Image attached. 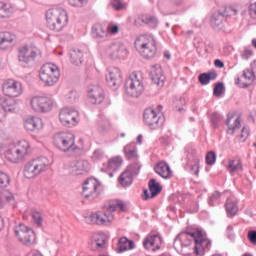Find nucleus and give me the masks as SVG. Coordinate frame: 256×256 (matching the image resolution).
I'll list each match as a JSON object with an SVG mask.
<instances>
[{"instance_id":"nucleus-1","label":"nucleus","mask_w":256,"mask_h":256,"mask_svg":"<svg viewBox=\"0 0 256 256\" xmlns=\"http://www.w3.org/2000/svg\"><path fill=\"white\" fill-rule=\"evenodd\" d=\"M116 209L126 211L125 202L122 200H112L106 208V212L98 211L90 216H86L85 223L88 225H107V223L113 221V214L111 213H114Z\"/></svg>"},{"instance_id":"nucleus-2","label":"nucleus","mask_w":256,"mask_h":256,"mask_svg":"<svg viewBox=\"0 0 256 256\" xmlns=\"http://www.w3.org/2000/svg\"><path fill=\"white\" fill-rule=\"evenodd\" d=\"M134 46L144 59H153L157 55V42L153 36H139L135 40Z\"/></svg>"},{"instance_id":"nucleus-3","label":"nucleus","mask_w":256,"mask_h":256,"mask_svg":"<svg viewBox=\"0 0 256 256\" xmlns=\"http://www.w3.org/2000/svg\"><path fill=\"white\" fill-rule=\"evenodd\" d=\"M195 237H197V232H181L174 239V249L177 253H180V255H191V253L195 251V247H191L193 241L195 243Z\"/></svg>"},{"instance_id":"nucleus-4","label":"nucleus","mask_w":256,"mask_h":256,"mask_svg":"<svg viewBox=\"0 0 256 256\" xmlns=\"http://www.w3.org/2000/svg\"><path fill=\"white\" fill-rule=\"evenodd\" d=\"M55 147L62 153H76L79 151L75 145V135L69 132H59L53 137Z\"/></svg>"},{"instance_id":"nucleus-5","label":"nucleus","mask_w":256,"mask_h":256,"mask_svg":"<svg viewBox=\"0 0 256 256\" xmlns=\"http://www.w3.org/2000/svg\"><path fill=\"white\" fill-rule=\"evenodd\" d=\"M49 169V160L47 158H37L27 162L24 166V177L26 179H35Z\"/></svg>"},{"instance_id":"nucleus-6","label":"nucleus","mask_w":256,"mask_h":256,"mask_svg":"<svg viewBox=\"0 0 256 256\" xmlns=\"http://www.w3.org/2000/svg\"><path fill=\"white\" fill-rule=\"evenodd\" d=\"M69 18L65 10L51 9L46 12L47 27L51 31H61L67 25Z\"/></svg>"},{"instance_id":"nucleus-7","label":"nucleus","mask_w":256,"mask_h":256,"mask_svg":"<svg viewBox=\"0 0 256 256\" xmlns=\"http://www.w3.org/2000/svg\"><path fill=\"white\" fill-rule=\"evenodd\" d=\"M29 153H31V146L29 145V142L22 140L17 146L6 152V159L11 163H21Z\"/></svg>"},{"instance_id":"nucleus-8","label":"nucleus","mask_w":256,"mask_h":256,"mask_svg":"<svg viewBox=\"0 0 256 256\" xmlns=\"http://www.w3.org/2000/svg\"><path fill=\"white\" fill-rule=\"evenodd\" d=\"M60 75L59 68L51 63L44 64L39 72L40 80L48 87H53L59 81Z\"/></svg>"},{"instance_id":"nucleus-9","label":"nucleus","mask_w":256,"mask_h":256,"mask_svg":"<svg viewBox=\"0 0 256 256\" xmlns=\"http://www.w3.org/2000/svg\"><path fill=\"white\" fill-rule=\"evenodd\" d=\"M125 92L130 97H139L145 91V86H143V80L137 75V73H132L125 81Z\"/></svg>"},{"instance_id":"nucleus-10","label":"nucleus","mask_w":256,"mask_h":256,"mask_svg":"<svg viewBox=\"0 0 256 256\" xmlns=\"http://www.w3.org/2000/svg\"><path fill=\"white\" fill-rule=\"evenodd\" d=\"M37 55H39V49L23 46L18 48V61L21 67L29 68L35 65V59H37Z\"/></svg>"},{"instance_id":"nucleus-11","label":"nucleus","mask_w":256,"mask_h":256,"mask_svg":"<svg viewBox=\"0 0 256 256\" xmlns=\"http://www.w3.org/2000/svg\"><path fill=\"white\" fill-rule=\"evenodd\" d=\"M101 193H103V186L97 179L90 178L84 182L83 195L85 199H91V201H93V199H97Z\"/></svg>"},{"instance_id":"nucleus-12","label":"nucleus","mask_w":256,"mask_h":256,"mask_svg":"<svg viewBox=\"0 0 256 256\" xmlns=\"http://www.w3.org/2000/svg\"><path fill=\"white\" fill-rule=\"evenodd\" d=\"M143 119L145 125L150 127V129H159L165 124V117L158 114L154 109L147 108L144 111Z\"/></svg>"},{"instance_id":"nucleus-13","label":"nucleus","mask_w":256,"mask_h":256,"mask_svg":"<svg viewBox=\"0 0 256 256\" xmlns=\"http://www.w3.org/2000/svg\"><path fill=\"white\" fill-rule=\"evenodd\" d=\"M139 171H141V164L139 162L131 164L120 175L118 178V183H120L122 187H129V185L133 183V177L139 175Z\"/></svg>"},{"instance_id":"nucleus-14","label":"nucleus","mask_w":256,"mask_h":256,"mask_svg":"<svg viewBox=\"0 0 256 256\" xmlns=\"http://www.w3.org/2000/svg\"><path fill=\"white\" fill-rule=\"evenodd\" d=\"M30 106L36 113H47L53 109V100L48 97L35 96L30 100Z\"/></svg>"},{"instance_id":"nucleus-15","label":"nucleus","mask_w":256,"mask_h":256,"mask_svg":"<svg viewBox=\"0 0 256 256\" xmlns=\"http://www.w3.org/2000/svg\"><path fill=\"white\" fill-rule=\"evenodd\" d=\"M14 233L23 245H31V243L35 242V232L24 224H19L14 229Z\"/></svg>"},{"instance_id":"nucleus-16","label":"nucleus","mask_w":256,"mask_h":256,"mask_svg":"<svg viewBox=\"0 0 256 256\" xmlns=\"http://www.w3.org/2000/svg\"><path fill=\"white\" fill-rule=\"evenodd\" d=\"M195 239L194 253L198 256L205 255L206 251L211 249V240L207 239L203 232L197 231V237Z\"/></svg>"},{"instance_id":"nucleus-17","label":"nucleus","mask_w":256,"mask_h":256,"mask_svg":"<svg viewBox=\"0 0 256 256\" xmlns=\"http://www.w3.org/2000/svg\"><path fill=\"white\" fill-rule=\"evenodd\" d=\"M88 99L92 105H101L105 101V91L101 86L91 84L88 86Z\"/></svg>"},{"instance_id":"nucleus-18","label":"nucleus","mask_w":256,"mask_h":256,"mask_svg":"<svg viewBox=\"0 0 256 256\" xmlns=\"http://www.w3.org/2000/svg\"><path fill=\"white\" fill-rule=\"evenodd\" d=\"M79 113L69 108H64L60 111L59 119L64 127H75Z\"/></svg>"},{"instance_id":"nucleus-19","label":"nucleus","mask_w":256,"mask_h":256,"mask_svg":"<svg viewBox=\"0 0 256 256\" xmlns=\"http://www.w3.org/2000/svg\"><path fill=\"white\" fill-rule=\"evenodd\" d=\"M2 90L7 97H19L23 93V84L19 81L8 80L3 84Z\"/></svg>"},{"instance_id":"nucleus-20","label":"nucleus","mask_w":256,"mask_h":256,"mask_svg":"<svg viewBox=\"0 0 256 256\" xmlns=\"http://www.w3.org/2000/svg\"><path fill=\"white\" fill-rule=\"evenodd\" d=\"M250 67L251 69H245L242 74V77L249 82H241V78L236 79V85H238V87H241V89H247V87H249V85H251V83H253L256 79V76H255L256 60H254L250 64Z\"/></svg>"},{"instance_id":"nucleus-21","label":"nucleus","mask_w":256,"mask_h":256,"mask_svg":"<svg viewBox=\"0 0 256 256\" xmlns=\"http://www.w3.org/2000/svg\"><path fill=\"white\" fill-rule=\"evenodd\" d=\"M106 81L111 88L117 89L123 82V75L121 69L117 67H111L106 74Z\"/></svg>"},{"instance_id":"nucleus-22","label":"nucleus","mask_w":256,"mask_h":256,"mask_svg":"<svg viewBox=\"0 0 256 256\" xmlns=\"http://www.w3.org/2000/svg\"><path fill=\"white\" fill-rule=\"evenodd\" d=\"M150 79L154 85H157V87H163V85H165V76L163 75L161 66L157 64L152 66V69L150 70Z\"/></svg>"},{"instance_id":"nucleus-23","label":"nucleus","mask_w":256,"mask_h":256,"mask_svg":"<svg viewBox=\"0 0 256 256\" xmlns=\"http://www.w3.org/2000/svg\"><path fill=\"white\" fill-rule=\"evenodd\" d=\"M161 243H163V239L161 236L157 234L149 235L143 242L145 249L159 251L161 249Z\"/></svg>"},{"instance_id":"nucleus-24","label":"nucleus","mask_w":256,"mask_h":256,"mask_svg":"<svg viewBox=\"0 0 256 256\" xmlns=\"http://www.w3.org/2000/svg\"><path fill=\"white\" fill-rule=\"evenodd\" d=\"M109 55L112 59H123L127 57V48L121 43H114L108 49Z\"/></svg>"},{"instance_id":"nucleus-25","label":"nucleus","mask_w":256,"mask_h":256,"mask_svg":"<svg viewBox=\"0 0 256 256\" xmlns=\"http://www.w3.org/2000/svg\"><path fill=\"white\" fill-rule=\"evenodd\" d=\"M148 185H149V190L143 191L144 201L157 197V195L162 191L161 184H159V182H157V180L153 178L149 181ZM149 191H150V195H149Z\"/></svg>"},{"instance_id":"nucleus-26","label":"nucleus","mask_w":256,"mask_h":256,"mask_svg":"<svg viewBox=\"0 0 256 256\" xmlns=\"http://www.w3.org/2000/svg\"><path fill=\"white\" fill-rule=\"evenodd\" d=\"M91 171V164L87 160H78L72 166L73 175H87Z\"/></svg>"},{"instance_id":"nucleus-27","label":"nucleus","mask_w":256,"mask_h":256,"mask_svg":"<svg viewBox=\"0 0 256 256\" xmlns=\"http://www.w3.org/2000/svg\"><path fill=\"white\" fill-rule=\"evenodd\" d=\"M226 125L228 127L227 133L233 135L237 129H241V118H235V114L229 113L227 115Z\"/></svg>"},{"instance_id":"nucleus-28","label":"nucleus","mask_w":256,"mask_h":256,"mask_svg":"<svg viewBox=\"0 0 256 256\" xmlns=\"http://www.w3.org/2000/svg\"><path fill=\"white\" fill-rule=\"evenodd\" d=\"M155 173L162 177V179H171L173 177V172L171 171V167L166 162H159L154 167Z\"/></svg>"},{"instance_id":"nucleus-29","label":"nucleus","mask_w":256,"mask_h":256,"mask_svg":"<svg viewBox=\"0 0 256 256\" xmlns=\"http://www.w3.org/2000/svg\"><path fill=\"white\" fill-rule=\"evenodd\" d=\"M26 131H39L43 129V121L39 117H29L24 122Z\"/></svg>"},{"instance_id":"nucleus-30","label":"nucleus","mask_w":256,"mask_h":256,"mask_svg":"<svg viewBox=\"0 0 256 256\" xmlns=\"http://www.w3.org/2000/svg\"><path fill=\"white\" fill-rule=\"evenodd\" d=\"M105 243H107V237L105 234H98L92 238L90 247L92 251H97V249H103V247H105Z\"/></svg>"},{"instance_id":"nucleus-31","label":"nucleus","mask_w":256,"mask_h":256,"mask_svg":"<svg viewBox=\"0 0 256 256\" xmlns=\"http://www.w3.org/2000/svg\"><path fill=\"white\" fill-rule=\"evenodd\" d=\"M225 23V15L221 11L214 12L211 17V25L213 29H223Z\"/></svg>"},{"instance_id":"nucleus-32","label":"nucleus","mask_w":256,"mask_h":256,"mask_svg":"<svg viewBox=\"0 0 256 256\" xmlns=\"http://www.w3.org/2000/svg\"><path fill=\"white\" fill-rule=\"evenodd\" d=\"M70 61L73 65H83V51L81 49H72L69 52Z\"/></svg>"},{"instance_id":"nucleus-33","label":"nucleus","mask_w":256,"mask_h":256,"mask_svg":"<svg viewBox=\"0 0 256 256\" xmlns=\"http://www.w3.org/2000/svg\"><path fill=\"white\" fill-rule=\"evenodd\" d=\"M129 249H135V242L127 239V237H122L118 241V253H123Z\"/></svg>"},{"instance_id":"nucleus-34","label":"nucleus","mask_w":256,"mask_h":256,"mask_svg":"<svg viewBox=\"0 0 256 256\" xmlns=\"http://www.w3.org/2000/svg\"><path fill=\"white\" fill-rule=\"evenodd\" d=\"M215 79H217V72L215 70L207 73H202L198 77V81L199 83H201V85H209V82L215 81Z\"/></svg>"},{"instance_id":"nucleus-35","label":"nucleus","mask_w":256,"mask_h":256,"mask_svg":"<svg viewBox=\"0 0 256 256\" xmlns=\"http://www.w3.org/2000/svg\"><path fill=\"white\" fill-rule=\"evenodd\" d=\"M15 36L10 32H0V49H5L8 45L13 43Z\"/></svg>"},{"instance_id":"nucleus-36","label":"nucleus","mask_w":256,"mask_h":256,"mask_svg":"<svg viewBox=\"0 0 256 256\" xmlns=\"http://www.w3.org/2000/svg\"><path fill=\"white\" fill-rule=\"evenodd\" d=\"M140 21L144 23V25H147L150 27V29H155L157 25H159V20H157V17L145 14L140 17Z\"/></svg>"},{"instance_id":"nucleus-37","label":"nucleus","mask_w":256,"mask_h":256,"mask_svg":"<svg viewBox=\"0 0 256 256\" xmlns=\"http://www.w3.org/2000/svg\"><path fill=\"white\" fill-rule=\"evenodd\" d=\"M92 37L94 39H105L107 37V30L101 24H96L92 28Z\"/></svg>"},{"instance_id":"nucleus-38","label":"nucleus","mask_w":256,"mask_h":256,"mask_svg":"<svg viewBox=\"0 0 256 256\" xmlns=\"http://www.w3.org/2000/svg\"><path fill=\"white\" fill-rule=\"evenodd\" d=\"M225 207L228 217H235V215H237V212L239 211L237 202L232 199H227Z\"/></svg>"},{"instance_id":"nucleus-39","label":"nucleus","mask_w":256,"mask_h":256,"mask_svg":"<svg viewBox=\"0 0 256 256\" xmlns=\"http://www.w3.org/2000/svg\"><path fill=\"white\" fill-rule=\"evenodd\" d=\"M10 15H13V7L11 4L0 2V19H5Z\"/></svg>"},{"instance_id":"nucleus-40","label":"nucleus","mask_w":256,"mask_h":256,"mask_svg":"<svg viewBox=\"0 0 256 256\" xmlns=\"http://www.w3.org/2000/svg\"><path fill=\"white\" fill-rule=\"evenodd\" d=\"M12 106L7 103V99L0 98V121L5 119L7 112L12 111Z\"/></svg>"},{"instance_id":"nucleus-41","label":"nucleus","mask_w":256,"mask_h":256,"mask_svg":"<svg viewBox=\"0 0 256 256\" xmlns=\"http://www.w3.org/2000/svg\"><path fill=\"white\" fill-rule=\"evenodd\" d=\"M123 165V158L120 156L113 157L108 161V169L111 171H117Z\"/></svg>"},{"instance_id":"nucleus-42","label":"nucleus","mask_w":256,"mask_h":256,"mask_svg":"<svg viewBox=\"0 0 256 256\" xmlns=\"http://www.w3.org/2000/svg\"><path fill=\"white\" fill-rule=\"evenodd\" d=\"M227 169L230 173H235L237 171H242L243 165L241 164V161H239V160H229Z\"/></svg>"},{"instance_id":"nucleus-43","label":"nucleus","mask_w":256,"mask_h":256,"mask_svg":"<svg viewBox=\"0 0 256 256\" xmlns=\"http://www.w3.org/2000/svg\"><path fill=\"white\" fill-rule=\"evenodd\" d=\"M124 153L126 159H137V150L131 144L124 147Z\"/></svg>"},{"instance_id":"nucleus-44","label":"nucleus","mask_w":256,"mask_h":256,"mask_svg":"<svg viewBox=\"0 0 256 256\" xmlns=\"http://www.w3.org/2000/svg\"><path fill=\"white\" fill-rule=\"evenodd\" d=\"M223 119V116L219 114V112H214L210 116V123L213 127V129L219 128V123H221V120Z\"/></svg>"},{"instance_id":"nucleus-45","label":"nucleus","mask_w":256,"mask_h":256,"mask_svg":"<svg viewBox=\"0 0 256 256\" xmlns=\"http://www.w3.org/2000/svg\"><path fill=\"white\" fill-rule=\"evenodd\" d=\"M223 91H225V85L223 82L216 83L213 90L214 97H221V95H223Z\"/></svg>"},{"instance_id":"nucleus-46","label":"nucleus","mask_w":256,"mask_h":256,"mask_svg":"<svg viewBox=\"0 0 256 256\" xmlns=\"http://www.w3.org/2000/svg\"><path fill=\"white\" fill-rule=\"evenodd\" d=\"M215 161H217V154L214 151L208 152L206 155L207 165H215Z\"/></svg>"},{"instance_id":"nucleus-47","label":"nucleus","mask_w":256,"mask_h":256,"mask_svg":"<svg viewBox=\"0 0 256 256\" xmlns=\"http://www.w3.org/2000/svg\"><path fill=\"white\" fill-rule=\"evenodd\" d=\"M10 182H11V179L9 178V175L0 171V185H1V187H7V185H9Z\"/></svg>"},{"instance_id":"nucleus-48","label":"nucleus","mask_w":256,"mask_h":256,"mask_svg":"<svg viewBox=\"0 0 256 256\" xmlns=\"http://www.w3.org/2000/svg\"><path fill=\"white\" fill-rule=\"evenodd\" d=\"M219 199H221V192L215 191L208 200L209 206L213 207L215 205V202L219 201Z\"/></svg>"},{"instance_id":"nucleus-49","label":"nucleus","mask_w":256,"mask_h":256,"mask_svg":"<svg viewBox=\"0 0 256 256\" xmlns=\"http://www.w3.org/2000/svg\"><path fill=\"white\" fill-rule=\"evenodd\" d=\"M111 5L115 11H121L122 9H125V3L121 0H112Z\"/></svg>"},{"instance_id":"nucleus-50","label":"nucleus","mask_w":256,"mask_h":256,"mask_svg":"<svg viewBox=\"0 0 256 256\" xmlns=\"http://www.w3.org/2000/svg\"><path fill=\"white\" fill-rule=\"evenodd\" d=\"M222 13L224 17H233V15H237V13H239V10L230 6L225 8V10Z\"/></svg>"},{"instance_id":"nucleus-51","label":"nucleus","mask_w":256,"mask_h":256,"mask_svg":"<svg viewBox=\"0 0 256 256\" xmlns=\"http://www.w3.org/2000/svg\"><path fill=\"white\" fill-rule=\"evenodd\" d=\"M1 199H5L8 201V203H11L15 199V196H13V193H11L8 190H3V192L0 193Z\"/></svg>"},{"instance_id":"nucleus-52","label":"nucleus","mask_w":256,"mask_h":256,"mask_svg":"<svg viewBox=\"0 0 256 256\" xmlns=\"http://www.w3.org/2000/svg\"><path fill=\"white\" fill-rule=\"evenodd\" d=\"M88 0H68V3L72 7H85L87 5Z\"/></svg>"},{"instance_id":"nucleus-53","label":"nucleus","mask_w":256,"mask_h":256,"mask_svg":"<svg viewBox=\"0 0 256 256\" xmlns=\"http://www.w3.org/2000/svg\"><path fill=\"white\" fill-rule=\"evenodd\" d=\"M252 56H253V50H251L249 48H245L241 52V58L244 59V61L251 59Z\"/></svg>"},{"instance_id":"nucleus-54","label":"nucleus","mask_w":256,"mask_h":256,"mask_svg":"<svg viewBox=\"0 0 256 256\" xmlns=\"http://www.w3.org/2000/svg\"><path fill=\"white\" fill-rule=\"evenodd\" d=\"M77 97H78V94L76 91H70L66 95V100L68 101V103H74V101H77Z\"/></svg>"},{"instance_id":"nucleus-55","label":"nucleus","mask_w":256,"mask_h":256,"mask_svg":"<svg viewBox=\"0 0 256 256\" xmlns=\"http://www.w3.org/2000/svg\"><path fill=\"white\" fill-rule=\"evenodd\" d=\"M103 155L104 153L102 149H96L92 154V159H94V161H99V159H103Z\"/></svg>"},{"instance_id":"nucleus-56","label":"nucleus","mask_w":256,"mask_h":256,"mask_svg":"<svg viewBox=\"0 0 256 256\" xmlns=\"http://www.w3.org/2000/svg\"><path fill=\"white\" fill-rule=\"evenodd\" d=\"M32 217L36 225L41 226V223H43V218L41 217V214L39 212H33Z\"/></svg>"},{"instance_id":"nucleus-57","label":"nucleus","mask_w":256,"mask_h":256,"mask_svg":"<svg viewBox=\"0 0 256 256\" xmlns=\"http://www.w3.org/2000/svg\"><path fill=\"white\" fill-rule=\"evenodd\" d=\"M248 239L252 245H256V231L255 230H250L248 232Z\"/></svg>"},{"instance_id":"nucleus-58","label":"nucleus","mask_w":256,"mask_h":256,"mask_svg":"<svg viewBox=\"0 0 256 256\" xmlns=\"http://www.w3.org/2000/svg\"><path fill=\"white\" fill-rule=\"evenodd\" d=\"M249 13L252 19H256V2L254 4H251L249 7Z\"/></svg>"},{"instance_id":"nucleus-59","label":"nucleus","mask_w":256,"mask_h":256,"mask_svg":"<svg viewBox=\"0 0 256 256\" xmlns=\"http://www.w3.org/2000/svg\"><path fill=\"white\" fill-rule=\"evenodd\" d=\"M240 137H241L242 141H245L247 139V137H249V129L247 127L242 128Z\"/></svg>"},{"instance_id":"nucleus-60","label":"nucleus","mask_w":256,"mask_h":256,"mask_svg":"<svg viewBox=\"0 0 256 256\" xmlns=\"http://www.w3.org/2000/svg\"><path fill=\"white\" fill-rule=\"evenodd\" d=\"M190 173H192V175H199V165L198 164H194L190 166Z\"/></svg>"},{"instance_id":"nucleus-61","label":"nucleus","mask_w":256,"mask_h":256,"mask_svg":"<svg viewBox=\"0 0 256 256\" xmlns=\"http://www.w3.org/2000/svg\"><path fill=\"white\" fill-rule=\"evenodd\" d=\"M214 65L215 67H218V69H223V67H225V63H223V61L216 59L214 61Z\"/></svg>"},{"instance_id":"nucleus-62","label":"nucleus","mask_w":256,"mask_h":256,"mask_svg":"<svg viewBox=\"0 0 256 256\" xmlns=\"http://www.w3.org/2000/svg\"><path fill=\"white\" fill-rule=\"evenodd\" d=\"M110 32L113 33V35H115V33H119V27L117 25L110 27Z\"/></svg>"},{"instance_id":"nucleus-63","label":"nucleus","mask_w":256,"mask_h":256,"mask_svg":"<svg viewBox=\"0 0 256 256\" xmlns=\"http://www.w3.org/2000/svg\"><path fill=\"white\" fill-rule=\"evenodd\" d=\"M142 141H143V136L142 135H138L137 136V143H139V145H141Z\"/></svg>"},{"instance_id":"nucleus-64","label":"nucleus","mask_w":256,"mask_h":256,"mask_svg":"<svg viewBox=\"0 0 256 256\" xmlns=\"http://www.w3.org/2000/svg\"><path fill=\"white\" fill-rule=\"evenodd\" d=\"M164 57H165L166 59H171V54L169 53V51H165V52H164Z\"/></svg>"}]
</instances>
